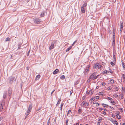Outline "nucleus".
Segmentation results:
<instances>
[{
	"instance_id": "obj_1",
	"label": "nucleus",
	"mask_w": 125,
	"mask_h": 125,
	"mask_svg": "<svg viewBox=\"0 0 125 125\" xmlns=\"http://www.w3.org/2000/svg\"><path fill=\"white\" fill-rule=\"evenodd\" d=\"M32 105H29V107L27 111V112L25 114V118H26L27 116L30 113L32 108Z\"/></svg>"
},
{
	"instance_id": "obj_2",
	"label": "nucleus",
	"mask_w": 125,
	"mask_h": 125,
	"mask_svg": "<svg viewBox=\"0 0 125 125\" xmlns=\"http://www.w3.org/2000/svg\"><path fill=\"white\" fill-rule=\"evenodd\" d=\"M102 66L100 64L98 63H96L93 66V68L94 69H96L97 68L99 69H102Z\"/></svg>"
},
{
	"instance_id": "obj_3",
	"label": "nucleus",
	"mask_w": 125,
	"mask_h": 125,
	"mask_svg": "<svg viewBox=\"0 0 125 125\" xmlns=\"http://www.w3.org/2000/svg\"><path fill=\"white\" fill-rule=\"evenodd\" d=\"M96 75V73L94 72L92 73L89 77V78L88 79V80L90 81L91 79H94V77Z\"/></svg>"
},
{
	"instance_id": "obj_4",
	"label": "nucleus",
	"mask_w": 125,
	"mask_h": 125,
	"mask_svg": "<svg viewBox=\"0 0 125 125\" xmlns=\"http://www.w3.org/2000/svg\"><path fill=\"white\" fill-rule=\"evenodd\" d=\"M5 101L4 100H3L1 102L0 105V111H2L3 108V107L5 105Z\"/></svg>"
},
{
	"instance_id": "obj_5",
	"label": "nucleus",
	"mask_w": 125,
	"mask_h": 125,
	"mask_svg": "<svg viewBox=\"0 0 125 125\" xmlns=\"http://www.w3.org/2000/svg\"><path fill=\"white\" fill-rule=\"evenodd\" d=\"M33 21L35 23L39 24L40 22H41V20L38 18H36L33 20Z\"/></svg>"
},
{
	"instance_id": "obj_6",
	"label": "nucleus",
	"mask_w": 125,
	"mask_h": 125,
	"mask_svg": "<svg viewBox=\"0 0 125 125\" xmlns=\"http://www.w3.org/2000/svg\"><path fill=\"white\" fill-rule=\"evenodd\" d=\"M90 68V66L89 65H87L85 70L84 71V75H85L88 73V72Z\"/></svg>"
},
{
	"instance_id": "obj_7",
	"label": "nucleus",
	"mask_w": 125,
	"mask_h": 125,
	"mask_svg": "<svg viewBox=\"0 0 125 125\" xmlns=\"http://www.w3.org/2000/svg\"><path fill=\"white\" fill-rule=\"evenodd\" d=\"M12 92V88L10 87H9L8 89V94L9 96H10L11 95Z\"/></svg>"
},
{
	"instance_id": "obj_8",
	"label": "nucleus",
	"mask_w": 125,
	"mask_h": 125,
	"mask_svg": "<svg viewBox=\"0 0 125 125\" xmlns=\"http://www.w3.org/2000/svg\"><path fill=\"white\" fill-rule=\"evenodd\" d=\"M113 58L114 59V62L115 63L116 60V52H115L114 51H113Z\"/></svg>"
},
{
	"instance_id": "obj_9",
	"label": "nucleus",
	"mask_w": 125,
	"mask_h": 125,
	"mask_svg": "<svg viewBox=\"0 0 125 125\" xmlns=\"http://www.w3.org/2000/svg\"><path fill=\"white\" fill-rule=\"evenodd\" d=\"M109 73H113V71H108L107 70H105L104 71L102 72V74H105Z\"/></svg>"
},
{
	"instance_id": "obj_10",
	"label": "nucleus",
	"mask_w": 125,
	"mask_h": 125,
	"mask_svg": "<svg viewBox=\"0 0 125 125\" xmlns=\"http://www.w3.org/2000/svg\"><path fill=\"white\" fill-rule=\"evenodd\" d=\"M116 29L115 28H114L113 29V38H115V33Z\"/></svg>"
},
{
	"instance_id": "obj_11",
	"label": "nucleus",
	"mask_w": 125,
	"mask_h": 125,
	"mask_svg": "<svg viewBox=\"0 0 125 125\" xmlns=\"http://www.w3.org/2000/svg\"><path fill=\"white\" fill-rule=\"evenodd\" d=\"M57 44V41H55L52 42L51 44V45H52L53 47L54 46H56Z\"/></svg>"
},
{
	"instance_id": "obj_12",
	"label": "nucleus",
	"mask_w": 125,
	"mask_h": 125,
	"mask_svg": "<svg viewBox=\"0 0 125 125\" xmlns=\"http://www.w3.org/2000/svg\"><path fill=\"white\" fill-rule=\"evenodd\" d=\"M15 78L14 77H12V76H11L9 77V81L11 82L12 81H13L14 79Z\"/></svg>"
},
{
	"instance_id": "obj_13",
	"label": "nucleus",
	"mask_w": 125,
	"mask_h": 125,
	"mask_svg": "<svg viewBox=\"0 0 125 125\" xmlns=\"http://www.w3.org/2000/svg\"><path fill=\"white\" fill-rule=\"evenodd\" d=\"M117 115H116V116L117 118L118 119H120L121 118V116L120 115H119L120 113V112L119 111H117Z\"/></svg>"
},
{
	"instance_id": "obj_14",
	"label": "nucleus",
	"mask_w": 125,
	"mask_h": 125,
	"mask_svg": "<svg viewBox=\"0 0 125 125\" xmlns=\"http://www.w3.org/2000/svg\"><path fill=\"white\" fill-rule=\"evenodd\" d=\"M7 94V93L6 91L4 92L3 95V98L4 99H5L6 97Z\"/></svg>"
},
{
	"instance_id": "obj_15",
	"label": "nucleus",
	"mask_w": 125,
	"mask_h": 125,
	"mask_svg": "<svg viewBox=\"0 0 125 125\" xmlns=\"http://www.w3.org/2000/svg\"><path fill=\"white\" fill-rule=\"evenodd\" d=\"M59 72V70L58 69H56L53 72V73L54 74H56L57 73Z\"/></svg>"
},
{
	"instance_id": "obj_16",
	"label": "nucleus",
	"mask_w": 125,
	"mask_h": 125,
	"mask_svg": "<svg viewBox=\"0 0 125 125\" xmlns=\"http://www.w3.org/2000/svg\"><path fill=\"white\" fill-rule=\"evenodd\" d=\"M121 62L123 68L124 69H125V64L124 63L123 61L122 60H121Z\"/></svg>"
},
{
	"instance_id": "obj_17",
	"label": "nucleus",
	"mask_w": 125,
	"mask_h": 125,
	"mask_svg": "<svg viewBox=\"0 0 125 125\" xmlns=\"http://www.w3.org/2000/svg\"><path fill=\"white\" fill-rule=\"evenodd\" d=\"M114 82V81L113 79H111L110 80V82L109 83V84H113Z\"/></svg>"
},
{
	"instance_id": "obj_18",
	"label": "nucleus",
	"mask_w": 125,
	"mask_h": 125,
	"mask_svg": "<svg viewBox=\"0 0 125 125\" xmlns=\"http://www.w3.org/2000/svg\"><path fill=\"white\" fill-rule=\"evenodd\" d=\"M22 44V43H19L18 44V49H20L21 48V45Z\"/></svg>"
},
{
	"instance_id": "obj_19",
	"label": "nucleus",
	"mask_w": 125,
	"mask_h": 125,
	"mask_svg": "<svg viewBox=\"0 0 125 125\" xmlns=\"http://www.w3.org/2000/svg\"><path fill=\"white\" fill-rule=\"evenodd\" d=\"M81 11L83 13H84L85 12V11L84 8L83 7H81Z\"/></svg>"
},
{
	"instance_id": "obj_20",
	"label": "nucleus",
	"mask_w": 125,
	"mask_h": 125,
	"mask_svg": "<svg viewBox=\"0 0 125 125\" xmlns=\"http://www.w3.org/2000/svg\"><path fill=\"white\" fill-rule=\"evenodd\" d=\"M113 42H112V45L114 46L115 45V38H113Z\"/></svg>"
},
{
	"instance_id": "obj_21",
	"label": "nucleus",
	"mask_w": 125,
	"mask_h": 125,
	"mask_svg": "<svg viewBox=\"0 0 125 125\" xmlns=\"http://www.w3.org/2000/svg\"><path fill=\"white\" fill-rule=\"evenodd\" d=\"M44 12H43L41 13L40 15L41 17H42L44 16L45 14Z\"/></svg>"
},
{
	"instance_id": "obj_22",
	"label": "nucleus",
	"mask_w": 125,
	"mask_h": 125,
	"mask_svg": "<svg viewBox=\"0 0 125 125\" xmlns=\"http://www.w3.org/2000/svg\"><path fill=\"white\" fill-rule=\"evenodd\" d=\"M60 78L61 79L63 80L65 78V76L63 75H62L60 76Z\"/></svg>"
},
{
	"instance_id": "obj_23",
	"label": "nucleus",
	"mask_w": 125,
	"mask_h": 125,
	"mask_svg": "<svg viewBox=\"0 0 125 125\" xmlns=\"http://www.w3.org/2000/svg\"><path fill=\"white\" fill-rule=\"evenodd\" d=\"M112 122L113 124H115L116 125H118L117 122L116 120L114 121H113Z\"/></svg>"
},
{
	"instance_id": "obj_24",
	"label": "nucleus",
	"mask_w": 125,
	"mask_h": 125,
	"mask_svg": "<svg viewBox=\"0 0 125 125\" xmlns=\"http://www.w3.org/2000/svg\"><path fill=\"white\" fill-rule=\"evenodd\" d=\"M104 105V106H103V107H104V108H106V106H108V105H107V104H102V106H103Z\"/></svg>"
},
{
	"instance_id": "obj_25",
	"label": "nucleus",
	"mask_w": 125,
	"mask_h": 125,
	"mask_svg": "<svg viewBox=\"0 0 125 125\" xmlns=\"http://www.w3.org/2000/svg\"><path fill=\"white\" fill-rule=\"evenodd\" d=\"M72 47L71 46H70L68 48L67 50H66V52H68L72 48Z\"/></svg>"
},
{
	"instance_id": "obj_26",
	"label": "nucleus",
	"mask_w": 125,
	"mask_h": 125,
	"mask_svg": "<svg viewBox=\"0 0 125 125\" xmlns=\"http://www.w3.org/2000/svg\"><path fill=\"white\" fill-rule=\"evenodd\" d=\"M42 106H41L39 107L38 109H37V111H39L42 109Z\"/></svg>"
},
{
	"instance_id": "obj_27",
	"label": "nucleus",
	"mask_w": 125,
	"mask_h": 125,
	"mask_svg": "<svg viewBox=\"0 0 125 125\" xmlns=\"http://www.w3.org/2000/svg\"><path fill=\"white\" fill-rule=\"evenodd\" d=\"M85 102L84 101H83L81 105L82 106H85Z\"/></svg>"
},
{
	"instance_id": "obj_28",
	"label": "nucleus",
	"mask_w": 125,
	"mask_h": 125,
	"mask_svg": "<svg viewBox=\"0 0 125 125\" xmlns=\"http://www.w3.org/2000/svg\"><path fill=\"white\" fill-rule=\"evenodd\" d=\"M94 91H93L92 90H91L89 91V94H92L93 93Z\"/></svg>"
},
{
	"instance_id": "obj_29",
	"label": "nucleus",
	"mask_w": 125,
	"mask_h": 125,
	"mask_svg": "<svg viewBox=\"0 0 125 125\" xmlns=\"http://www.w3.org/2000/svg\"><path fill=\"white\" fill-rule=\"evenodd\" d=\"M122 78L123 80H124L125 79V75L124 74H122Z\"/></svg>"
},
{
	"instance_id": "obj_30",
	"label": "nucleus",
	"mask_w": 125,
	"mask_h": 125,
	"mask_svg": "<svg viewBox=\"0 0 125 125\" xmlns=\"http://www.w3.org/2000/svg\"><path fill=\"white\" fill-rule=\"evenodd\" d=\"M10 39L9 37H7L5 39L6 41H10Z\"/></svg>"
},
{
	"instance_id": "obj_31",
	"label": "nucleus",
	"mask_w": 125,
	"mask_h": 125,
	"mask_svg": "<svg viewBox=\"0 0 125 125\" xmlns=\"http://www.w3.org/2000/svg\"><path fill=\"white\" fill-rule=\"evenodd\" d=\"M54 48V47L51 45V46L50 47L49 49L50 50H51L52 49Z\"/></svg>"
},
{
	"instance_id": "obj_32",
	"label": "nucleus",
	"mask_w": 125,
	"mask_h": 125,
	"mask_svg": "<svg viewBox=\"0 0 125 125\" xmlns=\"http://www.w3.org/2000/svg\"><path fill=\"white\" fill-rule=\"evenodd\" d=\"M123 23L122 22V23H121L120 26V28L121 29H123Z\"/></svg>"
},
{
	"instance_id": "obj_33",
	"label": "nucleus",
	"mask_w": 125,
	"mask_h": 125,
	"mask_svg": "<svg viewBox=\"0 0 125 125\" xmlns=\"http://www.w3.org/2000/svg\"><path fill=\"white\" fill-rule=\"evenodd\" d=\"M103 92H100L99 93V94L101 95H103Z\"/></svg>"
},
{
	"instance_id": "obj_34",
	"label": "nucleus",
	"mask_w": 125,
	"mask_h": 125,
	"mask_svg": "<svg viewBox=\"0 0 125 125\" xmlns=\"http://www.w3.org/2000/svg\"><path fill=\"white\" fill-rule=\"evenodd\" d=\"M110 102L111 103H113V105H114L115 104V101H114L112 100Z\"/></svg>"
},
{
	"instance_id": "obj_35",
	"label": "nucleus",
	"mask_w": 125,
	"mask_h": 125,
	"mask_svg": "<svg viewBox=\"0 0 125 125\" xmlns=\"http://www.w3.org/2000/svg\"><path fill=\"white\" fill-rule=\"evenodd\" d=\"M61 101V100H60V99H59L57 103L56 104V106L58 105L60 103Z\"/></svg>"
},
{
	"instance_id": "obj_36",
	"label": "nucleus",
	"mask_w": 125,
	"mask_h": 125,
	"mask_svg": "<svg viewBox=\"0 0 125 125\" xmlns=\"http://www.w3.org/2000/svg\"><path fill=\"white\" fill-rule=\"evenodd\" d=\"M88 105H89L88 102H87L86 103L85 102V106H88Z\"/></svg>"
},
{
	"instance_id": "obj_37",
	"label": "nucleus",
	"mask_w": 125,
	"mask_h": 125,
	"mask_svg": "<svg viewBox=\"0 0 125 125\" xmlns=\"http://www.w3.org/2000/svg\"><path fill=\"white\" fill-rule=\"evenodd\" d=\"M81 109L80 108H79V109L78 110V113L79 114H80V113L81 111Z\"/></svg>"
},
{
	"instance_id": "obj_38",
	"label": "nucleus",
	"mask_w": 125,
	"mask_h": 125,
	"mask_svg": "<svg viewBox=\"0 0 125 125\" xmlns=\"http://www.w3.org/2000/svg\"><path fill=\"white\" fill-rule=\"evenodd\" d=\"M107 99L108 100H113V99L112 98L109 97H107Z\"/></svg>"
},
{
	"instance_id": "obj_39",
	"label": "nucleus",
	"mask_w": 125,
	"mask_h": 125,
	"mask_svg": "<svg viewBox=\"0 0 125 125\" xmlns=\"http://www.w3.org/2000/svg\"><path fill=\"white\" fill-rule=\"evenodd\" d=\"M87 4L86 3H85L83 4V6L82 7H83V8L87 6Z\"/></svg>"
},
{
	"instance_id": "obj_40",
	"label": "nucleus",
	"mask_w": 125,
	"mask_h": 125,
	"mask_svg": "<svg viewBox=\"0 0 125 125\" xmlns=\"http://www.w3.org/2000/svg\"><path fill=\"white\" fill-rule=\"evenodd\" d=\"M63 104L62 103L61 104V105L60 108H61V111L62 110V107L63 106Z\"/></svg>"
},
{
	"instance_id": "obj_41",
	"label": "nucleus",
	"mask_w": 125,
	"mask_h": 125,
	"mask_svg": "<svg viewBox=\"0 0 125 125\" xmlns=\"http://www.w3.org/2000/svg\"><path fill=\"white\" fill-rule=\"evenodd\" d=\"M112 66H114L115 65V63L113 62H110Z\"/></svg>"
},
{
	"instance_id": "obj_42",
	"label": "nucleus",
	"mask_w": 125,
	"mask_h": 125,
	"mask_svg": "<svg viewBox=\"0 0 125 125\" xmlns=\"http://www.w3.org/2000/svg\"><path fill=\"white\" fill-rule=\"evenodd\" d=\"M40 77V76L39 75H38L36 76V78H38V79H39Z\"/></svg>"
},
{
	"instance_id": "obj_43",
	"label": "nucleus",
	"mask_w": 125,
	"mask_h": 125,
	"mask_svg": "<svg viewBox=\"0 0 125 125\" xmlns=\"http://www.w3.org/2000/svg\"><path fill=\"white\" fill-rule=\"evenodd\" d=\"M71 112V110H68V112L67 114V115H68V114L69 113H70Z\"/></svg>"
},
{
	"instance_id": "obj_44",
	"label": "nucleus",
	"mask_w": 125,
	"mask_h": 125,
	"mask_svg": "<svg viewBox=\"0 0 125 125\" xmlns=\"http://www.w3.org/2000/svg\"><path fill=\"white\" fill-rule=\"evenodd\" d=\"M77 42V40L75 41L73 43V44H72V46H73L75 44V43Z\"/></svg>"
},
{
	"instance_id": "obj_45",
	"label": "nucleus",
	"mask_w": 125,
	"mask_h": 125,
	"mask_svg": "<svg viewBox=\"0 0 125 125\" xmlns=\"http://www.w3.org/2000/svg\"><path fill=\"white\" fill-rule=\"evenodd\" d=\"M95 98L96 99H97L99 98V96H96Z\"/></svg>"
},
{
	"instance_id": "obj_46",
	"label": "nucleus",
	"mask_w": 125,
	"mask_h": 125,
	"mask_svg": "<svg viewBox=\"0 0 125 125\" xmlns=\"http://www.w3.org/2000/svg\"><path fill=\"white\" fill-rule=\"evenodd\" d=\"M69 121V119H67L66 120V125H68V122Z\"/></svg>"
},
{
	"instance_id": "obj_47",
	"label": "nucleus",
	"mask_w": 125,
	"mask_h": 125,
	"mask_svg": "<svg viewBox=\"0 0 125 125\" xmlns=\"http://www.w3.org/2000/svg\"><path fill=\"white\" fill-rule=\"evenodd\" d=\"M118 88L117 87H116L115 88V90L116 91H117L118 90Z\"/></svg>"
},
{
	"instance_id": "obj_48",
	"label": "nucleus",
	"mask_w": 125,
	"mask_h": 125,
	"mask_svg": "<svg viewBox=\"0 0 125 125\" xmlns=\"http://www.w3.org/2000/svg\"><path fill=\"white\" fill-rule=\"evenodd\" d=\"M99 76V75H97L96 76H95L94 77V79H95L97 78L98 76Z\"/></svg>"
},
{
	"instance_id": "obj_49",
	"label": "nucleus",
	"mask_w": 125,
	"mask_h": 125,
	"mask_svg": "<svg viewBox=\"0 0 125 125\" xmlns=\"http://www.w3.org/2000/svg\"><path fill=\"white\" fill-rule=\"evenodd\" d=\"M49 123H50V119H49V120L48 121L47 125H49Z\"/></svg>"
},
{
	"instance_id": "obj_50",
	"label": "nucleus",
	"mask_w": 125,
	"mask_h": 125,
	"mask_svg": "<svg viewBox=\"0 0 125 125\" xmlns=\"http://www.w3.org/2000/svg\"><path fill=\"white\" fill-rule=\"evenodd\" d=\"M105 63L103 62H102V64L104 66L105 65Z\"/></svg>"
},
{
	"instance_id": "obj_51",
	"label": "nucleus",
	"mask_w": 125,
	"mask_h": 125,
	"mask_svg": "<svg viewBox=\"0 0 125 125\" xmlns=\"http://www.w3.org/2000/svg\"><path fill=\"white\" fill-rule=\"evenodd\" d=\"M108 89L109 90H110L111 89V87H109L108 88Z\"/></svg>"
},
{
	"instance_id": "obj_52",
	"label": "nucleus",
	"mask_w": 125,
	"mask_h": 125,
	"mask_svg": "<svg viewBox=\"0 0 125 125\" xmlns=\"http://www.w3.org/2000/svg\"><path fill=\"white\" fill-rule=\"evenodd\" d=\"M109 107L112 109L113 110L114 109L113 107H111L110 106H109Z\"/></svg>"
},
{
	"instance_id": "obj_53",
	"label": "nucleus",
	"mask_w": 125,
	"mask_h": 125,
	"mask_svg": "<svg viewBox=\"0 0 125 125\" xmlns=\"http://www.w3.org/2000/svg\"><path fill=\"white\" fill-rule=\"evenodd\" d=\"M106 83L105 82H103L102 83V85L104 86L106 84Z\"/></svg>"
},
{
	"instance_id": "obj_54",
	"label": "nucleus",
	"mask_w": 125,
	"mask_h": 125,
	"mask_svg": "<svg viewBox=\"0 0 125 125\" xmlns=\"http://www.w3.org/2000/svg\"><path fill=\"white\" fill-rule=\"evenodd\" d=\"M95 97H94V98H91V100H93V101H94V100H95Z\"/></svg>"
},
{
	"instance_id": "obj_55",
	"label": "nucleus",
	"mask_w": 125,
	"mask_h": 125,
	"mask_svg": "<svg viewBox=\"0 0 125 125\" xmlns=\"http://www.w3.org/2000/svg\"><path fill=\"white\" fill-rule=\"evenodd\" d=\"M30 51H29L27 53V56H29V53H30Z\"/></svg>"
},
{
	"instance_id": "obj_56",
	"label": "nucleus",
	"mask_w": 125,
	"mask_h": 125,
	"mask_svg": "<svg viewBox=\"0 0 125 125\" xmlns=\"http://www.w3.org/2000/svg\"><path fill=\"white\" fill-rule=\"evenodd\" d=\"M122 90H123V91H124L125 89V88L123 87L122 88Z\"/></svg>"
},
{
	"instance_id": "obj_57",
	"label": "nucleus",
	"mask_w": 125,
	"mask_h": 125,
	"mask_svg": "<svg viewBox=\"0 0 125 125\" xmlns=\"http://www.w3.org/2000/svg\"><path fill=\"white\" fill-rule=\"evenodd\" d=\"M99 103H97L96 105V106H99Z\"/></svg>"
},
{
	"instance_id": "obj_58",
	"label": "nucleus",
	"mask_w": 125,
	"mask_h": 125,
	"mask_svg": "<svg viewBox=\"0 0 125 125\" xmlns=\"http://www.w3.org/2000/svg\"><path fill=\"white\" fill-rule=\"evenodd\" d=\"M101 122H99L97 123V125H100V123Z\"/></svg>"
},
{
	"instance_id": "obj_59",
	"label": "nucleus",
	"mask_w": 125,
	"mask_h": 125,
	"mask_svg": "<svg viewBox=\"0 0 125 125\" xmlns=\"http://www.w3.org/2000/svg\"><path fill=\"white\" fill-rule=\"evenodd\" d=\"M85 96H83V97L82 98V99L83 100H84V98H85Z\"/></svg>"
},
{
	"instance_id": "obj_60",
	"label": "nucleus",
	"mask_w": 125,
	"mask_h": 125,
	"mask_svg": "<svg viewBox=\"0 0 125 125\" xmlns=\"http://www.w3.org/2000/svg\"><path fill=\"white\" fill-rule=\"evenodd\" d=\"M3 117H0V121L1 120H2V119H3Z\"/></svg>"
},
{
	"instance_id": "obj_61",
	"label": "nucleus",
	"mask_w": 125,
	"mask_h": 125,
	"mask_svg": "<svg viewBox=\"0 0 125 125\" xmlns=\"http://www.w3.org/2000/svg\"><path fill=\"white\" fill-rule=\"evenodd\" d=\"M103 113L104 115H105L106 114V113L105 111H103Z\"/></svg>"
},
{
	"instance_id": "obj_62",
	"label": "nucleus",
	"mask_w": 125,
	"mask_h": 125,
	"mask_svg": "<svg viewBox=\"0 0 125 125\" xmlns=\"http://www.w3.org/2000/svg\"><path fill=\"white\" fill-rule=\"evenodd\" d=\"M13 56V54H11V58L12 59V57Z\"/></svg>"
},
{
	"instance_id": "obj_63",
	"label": "nucleus",
	"mask_w": 125,
	"mask_h": 125,
	"mask_svg": "<svg viewBox=\"0 0 125 125\" xmlns=\"http://www.w3.org/2000/svg\"><path fill=\"white\" fill-rule=\"evenodd\" d=\"M86 94H89V91H87L86 92Z\"/></svg>"
},
{
	"instance_id": "obj_64",
	"label": "nucleus",
	"mask_w": 125,
	"mask_h": 125,
	"mask_svg": "<svg viewBox=\"0 0 125 125\" xmlns=\"http://www.w3.org/2000/svg\"><path fill=\"white\" fill-rule=\"evenodd\" d=\"M73 125H79V124L78 123H77L76 124H74Z\"/></svg>"
}]
</instances>
